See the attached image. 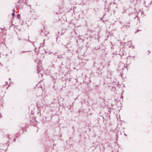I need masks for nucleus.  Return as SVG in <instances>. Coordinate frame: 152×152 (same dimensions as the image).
<instances>
[{"mask_svg": "<svg viewBox=\"0 0 152 152\" xmlns=\"http://www.w3.org/2000/svg\"><path fill=\"white\" fill-rule=\"evenodd\" d=\"M20 14H18V15H17V16H18V17H20Z\"/></svg>", "mask_w": 152, "mask_h": 152, "instance_id": "2", "label": "nucleus"}, {"mask_svg": "<svg viewBox=\"0 0 152 152\" xmlns=\"http://www.w3.org/2000/svg\"><path fill=\"white\" fill-rule=\"evenodd\" d=\"M12 15L13 16V17H14V16H15V14L14 13H13L12 14Z\"/></svg>", "mask_w": 152, "mask_h": 152, "instance_id": "1", "label": "nucleus"}]
</instances>
